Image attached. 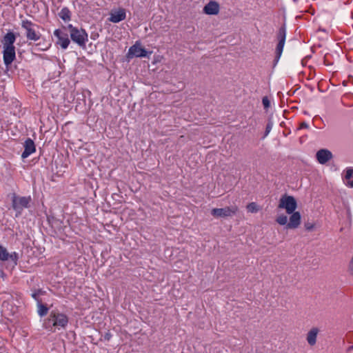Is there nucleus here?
I'll return each instance as SVG.
<instances>
[{
	"instance_id": "obj_1",
	"label": "nucleus",
	"mask_w": 353,
	"mask_h": 353,
	"mask_svg": "<svg viewBox=\"0 0 353 353\" xmlns=\"http://www.w3.org/2000/svg\"><path fill=\"white\" fill-rule=\"evenodd\" d=\"M68 323V319L65 314L52 310L45 323V327L46 328L50 329V330H52V326L65 328Z\"/></svg>"
},
{
	"instance_id": "obj_2",
	"label": "nucleus",
	"mask_w": 353,
	"mask_h": 353,
	"mask_svg": "<svg viewBox=\"0 0 353 353\" xmlns=\"http://www.w3.org/2000/svg\"><path fill=\"white\" fill-rule=\"evenodd\" d=\"M285 37H286V30L285 25H283L279 30L276 38L278 39V43L276 45V49H275V56L273 61V67H274L276 63H278L284 47V44L285 42Z\"/></svg>"
},
{
	"instance_id": "obj_3",
	"label": "nucleus",
	"mask_w": 353,
	"mask_h": 353,
	"mask_svg": "<svg viewBox=\"0 0 353 353\" xmlns=\"http://www.w3.org/2000/svg\"><path fill=\"white\" fill-rule=\"evenodd\" d=\"M21 27L26 30V36L28 39L36 41L40 39L41 34L38 31L39 26L37 24L25 19L21 21Z\"/></svg>"
},
{
	"instance_id": "obj_4",
	"label": "nucleus",
	"mask_w": 353,
	"mask_h": 353,
	"mask_svg": "<svg viewBox=\"0 0 353 353\" xmlns=\"http://www.w3.org/2000/svg\"><path fill=\"white\" fill-rule=\"evenodd\" d=\"M68 28L70 30L71 39L79 46L84 47L86 41H88V34L83 29L73 27L71 24Z\"/></svg>"
},
{
	"instance_id": "obj_5",
	"label": "nucleus",
	"mask_w": 353,
	"mask_h": 353,
	"mask_svg": "<svg viewBox=\"0 0 353 353\" xmlns=\"http://www.w3.org/2000/svg\"><path fill=\"white\" fill-rule=\"evenodd\" d=\"M279 208L285 209L288 214H292L296 209L297 203L294 196L285 194L281 198Z\"/></svg>"
},
{
	"instance_id": "obj_6",
	"label": "nucleus",
	"mask_w": 353,
	"mask_h": 353,
	"mask_svg": "<svg viewBox=\"0 0 353 353\" xmlns=\"http://www.w3.org/2000/svg\"><path fill=\"white\" fill-rule=\"evenodd\" d=\"M238 210L236 206H228L223 208H213L211 214L215 218H226L234 216Z\"/></svg>"
},
{
	"instance_id": "obj_7",
	"label": "nucleus",
	"mask_w": 353,
	"mask_h": 353,
	"mask_svg": "<svg viewBox=\"0 0 353 353\" xmlns=\"http://www.w3.org/2000/svg\"><path fill=\"white\" fill-rule=\"evenodd\" d=\"M12 208L18 213H21L23 208H28L31 201L30 196H17L15 194L12 196Z\"/></svg>"
},
{
	"instance_id": "obj_8",
	"label": "nucleus",
	"mask_w": 353,
	"mask_h": 353,
	"mask_svg": "<svg viewBox=\"0 0 353 353\" xmlns=\"http://www.w3.org/2000/svg\"><path fill=\"white\" fill-rule=\"evenodd\" d=\"M147 56L148 52L139 42H136L135 44L130 48L126 55L128 59H131L134 57H145Z\"/></svg>"
},
{
	"instance_id": "obj_9",
	"label": "nucleus",
	"mask_w": 353,
	"mask_h": 353,
	"mask_svg": "<svg viewBox=\"0 0 353 353\" xmlns=\"http://www.w3.org/2000/svg\"><path fill=\"white\" fill-rule=\"evenodd\" d=\"M54 34L58 38V43L61 47L63 49H66L70 43L68 34L61 30H56L54 32Z\"/></svg>"
},
{
	"instance_id": "obj_10",
	"label": "nucleus",
	"mask_w": 353,
	"mask_h": 353,
	"mask_svg": "<svg viewBox=\"0 0 353 353\" xmlns=\"http://www.w3.org/2000/svg\"><path fill=\"white\" fill-rule=\"evenodd\" d=\"M220 6L216 1H210L203 8V12L208 15L218 14Z\"/></svg>"
},
{
	"instance_id": "obj_11",
	"label": "nucleus",
	"mask_w": 353,
	"mask_h": 353,
	"mask_svg": "<svg viewBox=\"0 0 353 353\" xmlns=\"http://www.w3.org/2000/svg\"><path fill=\"white\" fill-rule=\"evenodd\" d=\"M291 216L289 218L288 223L287 224L286 229H296L301 224V216L299 212H294L290 214Z\"/></svg>"
},
{
	"instance_id": "obj_12",
	"label": "nucleus",
	"mask_w": 353,
	"mask_h": 353,
	"mask_svg": "<svg viewBox=\"0 0 353 353\" xmlns=\"http://www.w3.org/2000/svg\"><path fill=\"white\" fill-rule=\"evenodd\" d=\"M3 61L6 65H9L15 59V48H3Z\"/></svg>"
},
{
	"instance_id": "obj_13",
	"label": "nucleus",
	"mask_w": 353,
	"mask_h": 353,
	"mask_svg": "<svg viewBox=\"0 0 353 353\" xmlns=\"http://www.w3.org/2000/svg\"><path fill=\"white\" fill-rule=\"evenodd\" d=\"M316 157L321 164H325L332 158V154L328 150L321 149L316 152Z\"/></svg>"
},
{
	"instance_id": "obj_14",
	"label": "nucleus",
	"mask_w": 353,
	"mask_h": 353,
	"mask_svg": "<svg viewBox=\"0 0 353 353\" xmlns=\"http://www.w3.org/2000/svg\"><path fill=\"white\" fill-rule=\"evenodd\" d=\"M125 10L123 8H120L115 11L110 12V17L109 21L112 23H119L125 19Z\"/></svg>"
},
{
	"instance_id": "obj_15",
	"label": "nucleus",
	"mask_w": 353,
	"mask_h": 353,
	"mask_svg": "<svg viewBox=\"0 0 353 353\" xmlns=\"http://www.w3.org/2000/svg\"><path fill=\"white\" fill-rule=\"evenodd\" d=\"M24 148H25V150L21 154V157L23 159L27 158L29 155H30L32 153H33L35 151L34 143L30 139H28L25 141Z\"/></svg>"
},
{
	"instance_id": "obj_16",
	"label": "nucleus",
	"mask_w": 353,
	"mask_h": 353,
	"mask_svg": "<svg viewBox=\"0 0 353 353\" xmlns=\"http://www.w3.org/2000/svg\"><path fill=\"white\" fill-rule=\"evenodd\" d=\"M15 40H16L15 34L12 32H9L3 37V39L1 41V43L3 46V48H6V47L14 48V43L15 42Z\"/></svg>"
},
{
	"instance_id": "obj_17",
	"label": "nucleus",
	"mask_w": 353,
	"mask_h": 353,
	"mask_svg": "<svg viewBox=\"0 0 353 353\" xmlns=\"http://www.w3.org/2000/svg\"><path fill=\"white\" fill-rule=\"evenodd\" d=\"M318 332L319 329L316 327H313L308 332L307 334V341L311 346L316 344Z\"/></svg>"
},
{
	"instance_id": "obj_18",
	"label": "nucleus",
	"mask_w": 353,
	"mask_h": 353,
	"mask_svg": "<svg viewBox=\"0 0 353 353\" xmlns=\"http://www.w3.org/2000/svg\"><path fill=\"white\" fill-rule=\"evenodd\" d=\"M353 176V168H349L346 170L345 178L347 180V185L351 188H353V180H350Z\"/></svg>"
},
{
	"instance_id": "obj_19",
	"label": "nucleus",
	"mask_w": 353,
	"mask_h": 353,
	"mask_svg": "<svg viewBox=\"0 0 353 353\" xmlns=\"http://www.w3.org/2000/svg\"><path fill=\"white\" fill-rule=\"evenodd\" d=\"M59 15L65 21L70 19V11L67 8H63Z\"/></svg>"
},
{
	"instance_id": "obj_20",
	"label": "nucleus",
	"mask_w": 353,
	"mask_h": 353,
	"mask_svg": "<svg viewBox=\"0 0 353 353\" xmlns=\"http://www.w3.org/2000/svg\"><path fill=\"white\" fill-rule=\"evenodd\" d=\"M9 259V253L6 248L0 245V260L7 261Z\"/></svg>"
},
{
	"instance_id": "obj_21",
	"label": "nucleus",
	"mask_w": 353,
	"mask_h": 353,
	"mask_svg": "<svg viewBox=\"0 0 353 353\" xmlns=\"http://www.w3.org/2000/svg\"><path fill=\"white\" fill-rule=\"evenodd\" d=\"M288 217L287 215L281 214L277 216L276 221L281 225H287L288 223Z\"/></svg>"
},
{
	"instance_id": "obj_22",
	"label": "nucleus",
	"mask_w": 353,
	"mask_h": 353,
	"mask_svg": "<svg viewBox=\"0 0 353 353\" xmlns=\"http://www.w3.org/2000/svg\"><path fill=\"white\" fill-rule=\"evenodd\" d=\"M248 211L252 213L257 212L260 207L254 202L250 203L247 205Z\"/></svg>"
},
{
	"instance_id": "obj_23",
	"label": "nucleus",
	"mask_w": 353,
	"mask_h": 353,
	"mask_svg": "<svg viewBox=\"0 0 353 353\" xmlns=\"http://www.w3.org/2000/svg\"><path fill=\"white\" fill-rule=\"evenodd\" d=\"M48 308L43 305L39 303L38 305V314L40 316H44L48 314Z\"/></svg>"
},
{
	"instance_id": "obj_24",
	"label": "nucleus",
	"mask_w": 353,
	"mask_h": 353,
	"mask_svg": "<svg viewBox=\"0 0 353 353\" xmlns=\"http://www.w3.org/2000/svg\"><path fill=\"white\" fill-rule=\"evenodd\" d=\"M18 258H19L18 254L15 252H12L11 254H9V259H10L12 261H13L15 265L17 264Z\"/></svg>"
},
{
	"instance_id": "obj_25",
	"label": "nucleus",
	"mask_w": 353,
	"mask_h": 353,
	"mask_svg": "<svg viewBox=\"0 0 353 353\" xmlns=\"http://www.w3.org/2000/svg\"><path fill=\"white\" fill-rule=\"evenodd\" d=\"M304 227L307 231H312L314 228V224L313 223H310L309 221L305 222L304 224Z\"/></svg>"
},
{
	"instance_id": "obj_26",
	"label": "nucleus",
	"mask_w": 353,
	"mask_h": 353,
	"mask_svg": "<svg viewBox=\"0 0 353 353\" xmlns=\"http://www.w3.org/2000/svg\"><path fill=\"white\" fill-rule=\"evenodd\" d=\"M272 121L271 120V118H270L269 119V122H268V125H266V136L268 135V134L270 131V130L272 128Z\"/></svg>"
},
{
	"instance_id": "obj_27",
	"label": "nucleus",
	"mask_w": 353,
	"mask_h": 353,
	"mask_svg": "<svg viewBox=\"0 0 353 353\" xmlns=\"http://www.w3.org/2000/svg\"><path fill=\"white\" fill-rule=\"evenodd\" d=\"M308 128V124L303 121L302 122L301 124H300V127H299V129H301V128Z\"/></svg>"
},
{
	"instance_id": "obj_28",
	"label": "nucleus",
	"mask_w": 353,
	"mask_h": 353,
	"mask_svg": "<svg viewBox=\"0 0 353 353\" xmlns=\"http://www.w3.org/2000/svg\"><path fill=\"white\" fill-rule=\"evenodd\" d=\"M112 335L109 332H107L105 333V334L104 335V339L107 341H109L111 338Z\"/></svg>"
},
{
	"instance_id": "obj_29",
	"label": "nucleus",
	"mask_w": 353,
	"mask_h": 353,
	"mask_svg": "<svg viewBox=\"0 0 353 353\" xmlns=\"http://www.w3.org/2000/svg\"><path fill=\"white\" fill-rule=\"evenodd\" d=\"M8 303L6 302V301H4L3 303V309H5L6 307H8Z\"/></svg>"
},
{
	"instance_id": "obj_30",
	"label": "nucleus",
	"mask_w": 353,
	"mask_h": 353,
	"mask_svg": "<svg viewBox=\"0 0 353 353\" xmlns=\"http://www.w3.org/2000/svg\"><path fill=\"white\" fill-rule=\"evenodd\" d=\"M270 102L266 97V109L270 106Z\"/></svg>"
},
{
	"instance_id": "obj_31",
	"label": "nucleus",
	"mask_w": 353,
	"mask_h": 353,
	"mask_svg": "<svg viewBox=\"0 0 353 353\" xmlns=\"http://www.w3.org/2000/svg\"><path fill=\"white\" fill-rule=\"evenodd\" d=\"M262 104L265 106V97L261 99Z\"/></svg>"
},
{
	"instance_id": "obj_32",
	"label": "nucleus",
	"mask_w": 353,
	"mask_h": 353,
	"mask_svg": "<svg viewBox=\"0 0 353 353\" xmlns=\"http://www.w3.org/2000/svg\"><path fill=\"white\" fill-rule=\"evenodd\" d=\"M37 294L36 293L32 294V297L35 299H37Z\"/></svg>"
},
{
	"instance_id": "obj_33",
	"label": "nucleus",
	"mask_w": 353,
	"mask_h": 353,
	"mask_svg": "<svg viewBox=\"0 0 353 353\" xmlns=\"http://www.w3.org/2000/svg\"><path fill=\"white\" fill-rule=\"evenodd\" d=\"M3 275H4L3 272H1V276L3 277Z\"/></svg>"
}]
</instances>
